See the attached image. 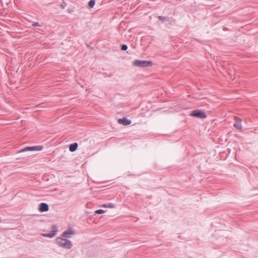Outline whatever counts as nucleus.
Returning <instances> with one entry per match:
<instances>
[{
	"label": "nucleus",
	"instance_id": "obj_11",
	"mask_svg": "<svg viewBox=\"0 0 258 258\" xmlns=\"http://www.w3.org/2000/svg\"><path fill=\"white\" fill-rule=\"evenodd\" d=\"M100 207L107 208H114L115 206L113 204L109 203L101 205Z\"/></svg>",
	"mask_w": 258,
	"mask_h": 258
},
{
	"label": "nucleus",
	"instance_id": "obj_13",
	"mask_svg": "<svg viewBox=\"0 0 258 258\" xmlns=\"http://www.w3.org/2000/svg\"><path fill=\"white\" fill-rule=\"evenodd\" d=\"M105 213V211L103 210H98L95 211V213L101 214Z\"/></svg>",
	"mask_w": 258,
	"mask_h": 258
},
{
	"label": "nucleus",
	"instance_id": "obj_8",
	"mask_svg": "<svg viewBox=\"0 0 258 258\" xmlns=\"http://www.w3.org/2000/svg\"><path fill=\"white\" fill-rule=\"evenodd\" d=\"M48 210V206L47 204L43 203L40 205V207H39V211H40L46 212V211H47Z\"/></svg>",
	"mask_w": 258,
	"mask_h": 258
},
{
	"label": "nucleus",
	"instance_id": "obj_3",
	"mask_svg": "<svg viewBox=\"0 0 258 258\" xmlns=\"http://www.w3.org/2000/svg\"><path fill=\"white\" fill-rule=\"evenodd\" d=\"M190 115L200 118H205L207 117L205 112L201 110H195L192 111L190 113Z\"/></svg>",
	"mask_w": 258,
	"mask_h": 258
},
{
	"label": "nucleus",
	"instance_id": "obj_4",
	"mask_svg": "<svg viewBox=\"0 0 258 258\" xmlns=\"http://www.w3.org/2000/svg\"><path fill=\"white\" fill-rule=\"evenodd\" d=\"M43 149L42 146H36L33 147H27L22 150L20 152H23L25 151H41Z\"/></svg>",
	"mask_w": 258,
	"mask_h": 258
},
{
	"label": "nucleus",
	"instance_id": "obj_1",
	"mask_svg": "<svg viewBox=\"0 0 258 258\" xmlns=\"http://www.w3.org/2000/svg\"><path fill=\"white\" fill-rule=\"evenodd\" d=\"M56 242L58 246L65 248H71L72 246L71 242L66 239L57 237L55 239Z\"/></svg>",
	"mask_w": 258,
	"mask_h": 258
},
{
	"label": "nucleus",
	"instance_id": "obj_7",
	"mask_svg": "<svg viewBox=\"0 0 258 258\" xmlns=\"http://www.w3.org/2000/svg\"><path fill=\"white\" fill-rule=\"evenodd\" d=\"M118 122L120 124L126 125L131 123V120H128L125 118H120L118 120Z\"/></svg>",
	"mask_w": 258,
	"mask_h": 258
},
{
	"label": "nucleus",
	"instance_id": "obj_5",
	"mask_svg": "<svg viewBox=\"0 0 258 258\" xmlns=\"http://www.w3.org/2000/svg\"><path fill=\"white\" fill-rule=\"evenodd\" d=\"M57 231V228L55 226H53L52 227V232L50 234H43V236L47 237H53L56 235V232Z\"/></svg>",
	"mask_w": 258,
	"mask_h": 258
},
{
	"label": "nucleus",
	"instance_id": "obj_9",
	"mask_svg": "<svg viewBox=\"0 0 258 258\" xmlns=\"http://www.w3.org/2000/svg\"><path fill=\"white\" fill-rule=\"evenodd\" d=\"M74 233V232L73 231V230L72 229L70 228L63 232V233L62 234V236L64 237H69L71 235H72Z\"/></svg>",
	"mask_w": 258,
	"mask_h": 258
},
{
	"label": "nucleus",
	"instance_id": "obj_2",
	"mask_svg": "<svg viewBox=\"0 0 258 258\" xmlns=\"http://www.w3.org/2000/svg\"><path fill=\"white\" fill-rule=\"evenodd\" d=\"M133 65L134 67H147L152 66V62L150 61L135 60L133 62Z\"/></svg>",
	"mask_w": 258,
	"mask_h": 258
},
{
	"label": "nucleus",
	"instance_id": "obj_10",
	"mask_svg": "<svg viewBox=\"0 0 258 258\" xmlns=\"http://www.w3.org/2000/svg\"><path fill=\"white\" fill-rule=\"evenodd\" d=\"M78 148V144L75 143L70 145L69 150L71 152L75 151Z\"/></svg>",
	"mask_w": 258,
	"mask_h": 258
},
{
	"label": "nucleus",
	"instance_id": "obj_14",
	"mask_svg": "<svg viewBox=\"0 0 258 258\" xmlns=\"http://www.w3.org/2000/svg\"><path fill=\"white\" fill-rule=\"evenodd\" d=\"M127 49V46L126 45H122L121 46V49L122 50H126Z\"/></svg>",
	"mask_w": 258,
	"mask_h": 258
},
{
	"label": "nucleus",
	"instance_id": "obj_15",
	"mask_svg": "<svg viewBox=\"0 0 258 258\" xmlns=\"http://www.w3.org/2000/svg\"><path fill=\"white\" fill-rule=\"evenodd\" d=\"M38 25H38V23H35V24H33V26H38Z\"/></svg>",
	"mask_w": 258,
	"mask_h": 258
},
{
	"label": "nucleus",
	"instance_id": "obj_12",
	"mask_svg": "<svg viewBox=\"0 0 258 258\" xmlns=\"http://www.w3.org/2000/svg\"><path fill=\"white\" fill-rule=\"evenodd\" d=\"M95 3V1L91 0L89 2L88 5H89L90 8H92L94 6Z\"/></svg>",
	"mask_w": 258,
	"mask_h": 258
},
{
	"label": "nucleus",
	"instance_id": "obj_6",
	"mask_svg": "<svg viewBox=\"0 0 258 258\" xmlns=\"http://www.w3.org/2000/svg\"><path fill=\"white\" fill-rule=\"evenodd\" d=\"M235 123L234 124V126L238 130H240L242 127L241 120L237 117H235Z\"/></svg>",
	"mask_w": 258,
	"mask_h": 258
}]
</instances>
